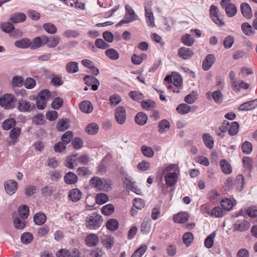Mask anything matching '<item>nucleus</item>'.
<instances>
[{"instance_id":"1","label":"nucleus","mask_w":257,"mask_h":257,"mask_svg":"<svg viewBox=\"0 0 257 257\" xmlns=\"http://www.w3.org/2000/svg\"><path fill=\"white\" fill-rule=\"evenodd\" d=\"M89 185L92 188L100 191H108L111 188L110 180L97 176H94L90 179Z\"/></svg>"},{"instance_id":"2","label":"nucleus","mask_w":257,"mask_h":257,"mask_svg":"<svg viewBox=\"0 0 257 257\" xmlns=\"http://www.w3.org/2000/svg\"><path fill=\"white\" fill-rule=\"evenodd\" d=\"M16 108L21 112H30L35 108V105L28 100L21 98L16 101Z\"/></svg>"},{"instance_id":"3","label":"nucleus","mask_w":257,"mask_h":257,"mask_svg":"<svg viewBox=\"0 0 257 257\" xmlns=\"http://www.w3.org/2000/svg\"><path fill=\"white\" fill-rule=\"evenodd\" d=\"M86 226L91 229H95L100 226L102 223L101 216L96 213H93L87 217Z\"/></svg>"},{"instance_id":"4","label":"nucleus","mask_w":257,"mask_h":257,"mask_svg":"<svg viewBox=\"0 0 257 257\" xmlns=\"http://www.w3.org/2000/svg\"><path fill=\"white\" fill-rule=\"evenodd\" d=\"M16 99L13 94H6L0 98V105L6 109H13L16 107Z\"/></svg>"},{"instance_id":"5","label":"nucleus","mask_w":257,"mask_h":257,"mask_svg":"<svg viewBox=\"0 0 257 257\" xmlns=\"http://www.w3.org/2000/svg\"><path fill=\"white\" fill-rule=\"evenodd\" d=\"M210 15L212 20L216 24L223 26L224 23L221 20L218 15V9L214 5H212L210 8Z\"/></svg>"},{"instance_id":"6","label":"nucleus","mask_w":257,"mask_h":257,"mask_svg":"<svg viewBox=\"0 0 257 257\" xmlns=\"http://www.w3.org/2000/svg\"><path fill=\"white\" fill-rule=\"evenodd\" d=\"M145 12V19L148 26L150 28H154L155 26V18L151 8L146 7Z\"/></svg>"},{"instance_id":"7","label":"nucleus","mask_w":257,"mask_h":257,"mask_svg":"<svg viewBox=\"0 0 257 257\" xmlns=\"http://www.w3.org/2000/svg\"><path fill=\"white\" fill-rule=\"evenodd\" d=\"M5 190L8 194L12 195L17 191L18 189V184L14 180H10L5 183Z\"/></svg>"},{"instance_id":"8","label":"nucleus","mask_w":257,"mask_h":257,"mask_svg":"<svg viewBox=\"0 0 257 257\" xmlns=\"http://www.w3.org/2000/svg\"><path fill=\"white\" fill-rule=\"evenodd\" d=\"M43 38L44 39V45H46L50 48H53L57 46L60 40L58 36L48 37L43 35Z\"/></svg>"},{"instance_id":"9","label":"nucleus","mask_w":257,"mask_h":257,"mask_svg":"<svg viewBox=\"0 0 257 257\" xmlns=\"http://www.w3.org/2000/svg\"><path fill=\"white\" fill-rule=\"evenodd\" d=\"M256 106L257 98L240 104L238 107V110L242 111H249L253 109Z\"/></svg>"},{"instance_id":"10","label":"nucleus","mask_w":257,"mask_h":257,"mask_svg":"<svg viewBox=\"0 0 257 257\" xmlns=\"http://www.w3.org/2000/svg\"><path fill=\"white\" fill-rule=\"evenodd\" d=\"M215 61V57L213 54H208L204 58L202 62V68L205 71L208 70Z\"/></svg>"},{"instance_id":"11","label":"nucleus","mask_w":257,"mask_h":257,"mask_svg":"<svg viewBox=\"0 0 257 257\" xmlns=\"http://www.w3.org/2000/svg\"><path fill=\"white\" fill-rule=\"evenodd\" d=\"M250 227V223L244 220H238L234 224L233 230L240 232L248 230Z\"/></svg>"},{"instance_id":"12","label":"nucleus","mask_w":257,"mask_h":257,"mask_svg":"<svg viewBox=\"0 0 257 257\" xmlns=\"http://www.w3.org/2000/svg\"><path fill=\"white\" fill-rule=\"evenodd\" d=\"M196 110V106L191 107L190 105L186 103L180 104L176 107V110L181 114H185L188 113L190 111L194 112Z\"/></svg>"},{"instance_id":"13","label":"nucleus","mask_w":257,"mask_h":257,"mask_svg":"<svg viewBox=\"0 0 257 257\" xmlns=\"http://www.w3.org/2000/svg\"><path fill=\"white\" fill-rule=\"evenodd\" d=\"M178 177V174L175 172L168 173L165 177L166 185L170 187L174 186L177 182Z\"/></svg>"},{"instance_id":"14","label":"nucleus","mask_w":257,"mask_h":257,"mask_svg":"<svg viewBox=\"0 0 257 257\" xmlns=\"http://www.w3.org/2000/svg\"><path fill=\"white\" fill-rule=\"evenodd\" d=\"M178 54L183 59H189L192 57L193 52L190 48L181 47L178 50Z\"/></svg>"},{"instance_id":"15","label":"nucleus","mask_w":257,"mask_h":257,"mask_svg":"<svg viewBox=\"0 0 257 257\" xmlns=\"http://www.w3.org/2000/svg\"><path fill=\"white\" fill-rule=\"evenodd\" d=\"M115 118L117 122L119 124H122L125 120V109L123 107H118L115 111Z\"/></svg>"},{"instance_id":"16","label":"nucleus","mask_w":257,"mask_h":257,"mask_svg":"<svg viewBox=\"0 0 257 257\" xmlns=\"http://www.w3.org/2000/svg\"><path fill=\"white\" fill-rule=\"evenodd\" d=\"M26 20V15L23 13H17L12 15L9 20L13 23L17 24L24 22Z\"/></svg>"},{"instance_id":"17","label":"nucleus","mask_w":257,"mask_h":257,"mask_svg":"<svg viewBox=\"0 0 257 257\" xmlns=\"http://www.w3.org/2000/svg\"><path fill=\"white\" fill-rule=\"evenodd\" d=\"M205 212L213 217L219 218L224 215V211L219 207H215L211 211L207 209Z\"/></svg>"},{"instance_id":"18","label":"nucleus","mask_w":257,"mask_h":257,"mask_svg":"<svg viewBox=\"0 0 257 257\" xmlns=\"http://www.w3.org/2000/svg\"><path fill=\"white\" fill-rule=\"evenodd\" d=\"M189 219V214L185 212H179L175 214L173 216V220L176 223H184Z\"/></svg>"},{"instance_id":"19","label":"nucleus","mask_w":257,"mask_h":257,"mask_svg":"<svg viewBox=\"0 0 257 257\" xmlns=\"http://www.w3.org/2000/svg\"><path fill=\"white\" fill-rule=\"evenodd\" d=\"M31 43L30 48L32 50H35L40 48L42 46L44 45L43 35L35 37L33 39L32 41H31Z\"/></svg>"},{"instance_id":"20","label":"nucleus","mask_w":257,"mask_h":257,"mask_svg":"<svg viewBox=\"0 0 257 257\" xmlns=\"http://www.w3.org/2000/svg\"><path fill=\"white\" fill-rule=\"evenodd\" d=\"M240 9L242 15L245 18L250 19L252 17L251 9L248 4L242 3L240 6Z\"/></svg>"},{"instance_id":"21","label":"nucleus","mask_w":257,"mask_h":257,"mask_svg":"<svg viewBox=\"0 0 257 257\" xmlns=\"http://www.w3.org/2000/svg\"><path fill=\"white\" fill-rule=\"evenodd\" d=\"M14 218V225L15 227L18 229H23L26 226V219L22 218V217H20V216H13Z\"/></svg>"},{"instance_id":"22","label":"nucleus","mask_w":257,"mask_h":257,"mask_svg":"<svg viewBox=\"0 0 257 257\" xmlns=\"http://www.w3.org/2000/svg\"><path fill=\"white\" fill-rule=\"evenodd\" d=\"M31 44V41L28 38H23L15 42V46L21 49H26L30 47Z\"/></svg>"},{"instance_id":"23","label":"nucleus","mask_w":257,"mask_h":257,"mask_svg":"<svg viewBox=\"0 0 257 257\" xmlns=\"http://www.w3.org/2000/svg\"><path fill=\"white\" fill-rule=\"evenodd\" d=\"M158 132L160 134L166 133L170 127V123L168 120L164 119L161 120L158 123Z\"/></svg>"},{"instance_id":"24","label":"nucleus","mask_w":257,"mask_h":257,"mask_svg":"<svg viewBox=\"0 0 257 257\" xmlns=\"http://www.w3.org/2000/svg\"><path fill=\"white\" fill-rule=\"evenodd\" d=\"M79 108L83 112L90 113L93 110V106L88 101H83L80 103Z\"/></svg>"},{"instance_id":"25","label":"nucleus","mask_w":257,"mask_h":257,"mask_svg":"<svg viewBox=\"0 0 257 257\" xmlns=\"http://www.w3.org/2000/svg\"><path fill=\"white\" fill-rule=\"evenodd\" d=\"M136 122L140 125H143L146 123L148 120V116L143 112H138L135 116Z\"/></svg>"},{"instance_id":"26","label":"nucleus","mask_w":257,"mask_h":257,"mask_svg":"<svg viewBox=\"0 0 257 257\" xmlns=\"http://www.w3.org/2000/svg\"><path fill=\"white\" fill-rule=\"evenodd\" d=\"M66 71L70 74L75 73L78 71V63L75 61H71L66 65Z\"/></svg>"},{"instance_id":"27","label":"nucleus","mask_w":257,"mask_h":257,"mask_svg":"<svg viewBox=\"0 0 257 257\" xmlns=\"http://www.w3.org/2000/svg\"><path fill=\"white\" fill-rule=\"evenodd\" d=\"M99 241L97 236L95 234L88 235L85 239V242L89 246H95Z\"/></svg>"},{"instance_id":"28","label":"nucleus","mask_w":257,"mask_h":257,"mask_svg":"<svg viewBox=\"0 0 257 257\" xmlns=\"http://www.w3.org/2000/svg\"><path fill=\"white\" fill-rule=\"evenodd\" d=\"M64 182L68 184H73L77 182L78 177L76 175L72 172H68L64 177Z\"/></svg>"},{"instance_id":"29","label":"nucleus","mask_w":257,"mask_h":257,"mask_svg":"<svg viewBox=\"0 0 257 257\" xmlns=\"http://www.w3.org/2000/svg\"><path fill=\"white\" fill-rule=\"evenodd\" d=\"M220 165L222 171L226 174H229L232 172V167L230 163L226 160L222 159L220 161Z\"/></svg>"},{"instance_id":"30","label":"nucleus","mask_w":257,"mask_h":257,"mask_svg":"<svg viewBox=\"0 0 257 257\" xmlns=\"http://www.w3.org/2000/svg\"><path fill=\"white\" fill-rule=\"evenodd\" d=\"M34 222L37 225H42L46 221V215L42 212L36 213L33 217Z\"/></svg>"},{"instance_id":"31","label":"nucleus","mask_w":257,"mask_h":257,"mask_svg":"<svg viewBox=\"0 0 257 257\" xmlns=\"http://www.w3.org/2000/svg\"><path fill=\"white\" fill-rule=\"evenodd\" d=\"M69 197L73 202L78 201L81 198V192L77 188L73 189L69 192Z\"/></svg>"},{"instance_id":"32","label":"nucleus","mask_w":257,"mask_h":257,"mask_svg":"<svg viewBox=\"0 0 257 257\" xmlns=\"http://www.w3.org/2000/svg\"><path fill=\"white\" fill-rule=\"evenodd\" d=\"M225 12L229 17H233L237 12V8L235 5L232 3H229L225 7Z\"/></svg>"},{"instance_id":"33","label":"nucleus","mask_w":257,"mask_h":257,"mask_svg":"<svg viewBox=\"0 0 257 257\" xmlns=\"http://www.w3.org/2000/svg\"><path fill=\"white\" fill-rule=\"evenodd\" d=\"M18 216L26 219L29 214V209L27 205H22L18 208Z\"/></svg>"},{"instance_id":"34","label":"nucleus","mask_w":257,"mask_h":257,"mask_svg":"<svg viewBox=\"0 0 257 257\" xmlns=\"http://www.w3.org/2000/svg\"><path fill=\"white\" fill-rule=\"evenodd\" d=\"M172 77L171 76L167 75L165 79L164 82H165L166 85L168 90H172L174 93L180 92L179 88H174L173 85L171 84Z\"/></svg>"},{"instance_id":"35","label":"nucleus","mask_w":257,"mask_h":257,"mask_svg":"<svg viewBox=\"0 0 257 257\" xmlns=\"http://www.w3.org/2000/svg\"><path fill=\"white\" fill-rule=\"evenodd\" d=\"M107 228L110 231H115L118 228L119 223L117 220L114 218L109 219L106 223Z\"/></svg>"},{"instance_id":"36","label":"nucleus","mask_w":257,"mask_h":257,"mask_svg":"<svg viewBox=\"0 0 257 257\" xmlns=\"http://www.w3.org/2000/svg\"><path fill=\"white\" fill-rule=\"evenodd\" d=\"M101 242L104 246H105L107 248H110L113 243V238L110 236L108 235H102L101 236Z\"/></svg>"},{"instance_id":"37","label":"nucleus","mask_w":257,"mask_h":257,"mask_svg":"<svg viewBox=\"0 0 257 257\" xmlns=\"http://www.w3.org/2000/svg\"><path fill=\"white\" fill-rule=\"evenodd\" d=\"M239 127V125L237 122H231L228 127V134L232 136L236 135L238 133Z\"/></svg>"},{"instance_id":"38","label":"nucleus","mask_w":257,"mask_h":257,"mask_svg":"<svg viewBox=\"0 0 257 257\" xmlns=\"http://www.w3.org/2000/svg\"><path fill=\"white\" fill-rule=\"evenodd\" d=\"M142 107L145 110H151L156 107V103L150 99H146L141 102Z\"/></svg>"},{"instance_id":"39","label":"nucleus","mask_w":257,"mask_h":257,"mask_svg":"<svg viewBox=\"0 0 257 257\" xmlns=\"http://www.w3.org/2000/svg\"><path fill=\"white\" fill-rule=\"evenodd\" d=\"M202 138L206 147L209 149H212L213 147L214 141L211 136L209 134H204Z\"/></svg>"},{"instance_id":"40","label":"nucleus","mask_w":257,"mask_h":257,"mask_svg":"<svg viewBox=\"0 0 257 257\" xmlns=\"http://www.w3.org/2000/svg\"><path fill=\"white\" fill-rule=\"evenodd\" d=\"M216 231H213L209 236H208L204 240V245L208 248H211L214 243V239L216 236Z\"/></svg>"},{"instance_id":"41","label":"nucleus","mask_w":257,"mask_h":257,"mask_svg":"<svg viewBox=\"0 0 257 257\" xmlns=\"http://www.w3.org/2000/svg\"><path fill=\"white\" fill-rule=\"evenodd\" d=\"M44 30L50 34H54L57 32V27L51 23H45L43 25Z\"/></svg>"},{"instance_id":"42","label":"nucleus","mask_w":257,"mask_h":257,"mask_svg":"<svg viewBox=\"0 0 257 257\" xmlns=\"http://www.w3.org/2000/svg\"><path fill=\"white\" fill-rule=\"evenodd\" d=\"M228 76L231 80V86L233 89L236 91H239V87L237 84V80L235 78V73L233 71H230L229 72Z\"/></svg>"},{"instance_id":"43","label":"nucleus","mask_w":257,"mask_h":257,"mask_svg":"<svg viewBox=\"0 0 257 257\" xmlns=\"http://www.w3.org/2000/svg\"><path fill=\"white\" fill-rule=\"evenodd\" d=\"M21 130L18 127H15L10 132L9 136L13 140V143L15 144L17 141V139L21 134Z\"/></svg>"},{"instance_id":"44","label":"nucleus","mask_w":257,"mask_h":257,"mask_svg":"<svg viewBox=\"0 0 257 257\" xmlns=\"http://www.w3.org/2000/svg\"><path fill=\"white\" fill-rule=\"evenodd\" d=\"M16 124L15 119L13 118H10L4 120L3 123V128L4 130L8 131L14 127Z\"/></svg>"},{"instance_id":"45","label":"nucleus","mask_w":257,"mask_h":257,"mask_svg":"<svg viewBox=\"0 0 257 257\" xmlns=\"http://www.w3.org/2000/svg\"><path fill=\"white\" fill-rule=\"evenodd\" d=\"M99 129L98 125L95 123H91L86 127L85 131L89 135H95Z\"/></svg>"},{"instance_id":"46","label":"nucleus","mask_w":257,"mask_h":257,"mask_svg":"<svg viewBox=\"0 0 257 257\" xmlns=\"http://www.w3.org/2000/svg\"><path fill=\"white\" fill-rule=\"evenodd\" d=\"M220 205L224 211H229L231 210L233 206L232 201L228 198H225L220 202Z\"/></svg>"},{"instance_id":"47","label":"nucleus","mask_w":257,"mask_h":257,"mask_svg":"<svg viewBox=\"0 0 257 257\" xmlns=\"http://www.w3.org/2000/svg\"><path fill=\"white\" fill-rule=\"evenodd\" d=\"M24 78L22 76H15L12 79V84L14 87H22L24 85Z\"/></svg>"},{"instance_id":"48","label":"nucleus","mask_w":257,"mask_h":257,"mask_svg":"<svg viewBox=\"0 0 257 257\" xmlns=\"http://www.w3.org/2000/svg\"><path fill=\"white\" fill-rule=\"evenodd\" d=\"M234 186H235L237 189L241 191L243 189L244 184V177L242 175H238L236 176L235 180L234 181Z\"/></svg>"},{"instance_id":"49","label":"nucleus","mask_w":257,"mask_h":257,"mask_svg":"<svg viewBox=\"0 0 257 257\" xmlns=\"http://www.w3.org/2000/svg\"><path fill=\"white\" fill-rule=\"evenodd\" d=\"M51 92L48 89H44L39 93L36 98L47 102L48 99L51 97Z\"/></svg>"},{"instance_id":"50","label":"nucleus","mask_w":257,"mask_h":257,"mask_svg":"<svg viewBox=\"0 0 257 257\" xmlns=\"http://www.w3.org/2000/svg\"><path fill=\"white\" fill-rule=\"evenodd\" d=\"M241 28L243 33L246 35L250 36L254 34L253 30L251 25L248 23H242Z\"/></svg>"},{"instance_id":"51","label":"nucleus","mask_w":257,"mask_h":257,"mask_svg":"<svg viewBox=\"0 0 257 257\" xmlns=\"http://www.w3.org/2000/svg\"><path fill=\"white\" fill-rule=\"evenodd\" d=\"M101 212L105 215H110L114 211V207L113 204H108L103 206L101 209Z\"/></svg>"},{"instance_id":"52","label":"nucleus","mask_w":257,"mask_h":257,"mask_svg":"<svg viewBox=\"0 0 257 257\" xmlns=\"http://www.w3.org/2000/svg\"><path fill=\"white\" fill-rule=\"evenodd\" d=\"M105 55L111 60H116L119 58V54L113 48L108 49L105 51Z\"/></svg>"},{"instance_id":"53","label":"nucleus","mask_w":257,"mask_h":257,"mask_svg":"<svg viewBox=\"0 0 257 257\" xmlns=\"http://www.w3.org/2000/svg\"><path fill=\"white\" fill-rule=\"evenodd\" d=\"M1 28L3 32L9 34L12 30L14 29V26L12 22H7L1 24Z\"/></svg>"},{"instance_id":"54","label":"nucleus","mask_w":257,"mask_h":257,"mask_svg":"<svg viewBox=\"0 0 257 257\" xmlns=\"http://www.w3.org/2000/svg\"><path fill=\"white\" fill-rule=\"evenodd\" d=\"M182 238L184 243L188 246L192 242L194 235L192 232H187L183 234Z\"/></svg>"},{"instance_id":"55","label":"nucleus","mask_w":257,"mask_h":257,"mask_svg":"<svg viewBox=\"0 0 257 257\" xmlns=\"http://www.w3.org/2000/svg\"><path fill=\"white\" fill-rule=\"evenodd\" d=\"M241 150L244 154L247 155L250 154L252 151L251 144L248 141H245L241 145Z\"/></svg>"},{"instance_id":"56","label":"nucleus","mask_w":257,"mask_h":257,"mask_svg":"<svg viewBox=\"0 0 257 257\" xmlns=\"http://www.w3.org/2000/svg\"><path fill=\"white\" fill-rule=\"evenodd\" d=\"M73 137V133L71 131H67L62 135L61 137L62 142L67 145L72 141Z\"/></svg>"},{"instance_id":"57","label":"nucleus","mask_w":257,"mask_h":257,"mask_svg":"<svg viewBox=\"0 0 257 257\" xmlns=\"http://www.w3.org/2000/svg\"><path fill=\"white\" fill-rule=\"evenodd\" d=\"M211 96L217 103H221L223 101V95L220 90H216L211 94Z\"/></svg>"},{"instance_id":"58","label":"nucleus","mask_w":257,"mask_h":257,"mask_svg":"<svg viewBox=\"0 0 257 257\" xmlns=\"http://www.w3.org/2000/svg\"><path fill=\"white\" fill-rule=\"evenodd\" d=\"M243 167L246 169L250 171L252 167L253 160L249 157H244L242 159Z\"/></svg>"},{"instance_id":"59","label":"nucleus","mask_w":257,"mask_h":257,"mask_svg":"<svg viewBox=\"0 0 257 257\" xmlns=\"http://www.w3.org/2000/svg\"><path fill=\"white\" fill-rule=\"evenodd\" d=\"M130 97L136 101H140L142 100L144 97V94L139 91H132L130 92Z\"/></svg>"},{"instance_id":"60","label":"nucleus","mask_w":257,"mask_h":257,"mask_svg":"<svg viewBox=\"0 0 257 257\" xmlns=\"http://www.w3.org/2000/svg\"><path fill=\"white\" fill-rule=\"evenodd\" d=\"M141 151L143 155L147 157L152 158L154 156V152L151 147L143 146L141 147Z\"/></svg>"},{"instance_id":"61","label":"nucleus","mask_w":257,"mask_h":257,"mask_svg":"<svg viewBox=\"0 0 257 257\" xmlns=\"http://www.w3.org/2000/svg\"><path fill=\"white\" fill-rule=\"evenodd\" d=\"M62 35L67 38H77L79 36L80 34L79 33L75 30H68L65 32H64L62 34Z\"/></svg>"},{"instance_id":"62","label":"nucleus","mask_w":257,"mask_h":257,"mask_svg":"<svg viewBox=\"0 0 257 257\" xmlns=\"http://www.w3.org/2000/svg\"><path fill=\"white\" fill-rule=\"evenodd\" d=\"M95 199L96 202L101 205L106 203L108 200V197L107 195L104 193H99L97 194Z\"/></svg>"},{"instance_id":"63","label":"nucleus","mask_w":257,"mask_h":257,"mask_svg":"<svg viewBox=\"0 0 257 257\" xmlns=\"http://www.w3.org/2000/svg\"><path fill=\"white\" fill-rule=\"evenodd\" d=\"M69 127L68 121L65 119H61L58 121L57 124V128L59 131H64Z\"/></svg>"},{"instance_id":"64","label":"nucleus","mask_w":257,"mask_h":257,"mask_svg":"<svg viewBox=\"0 0 257 257\" xmlns=\"http://www.w3.org/2000/svg\"><path fill=\"white\" fill-rule=\"evenodd\" d=\"M147 248L146 245H141L134 252L131 257H141L146 252Z\"/></svg>"}]
</instances>
